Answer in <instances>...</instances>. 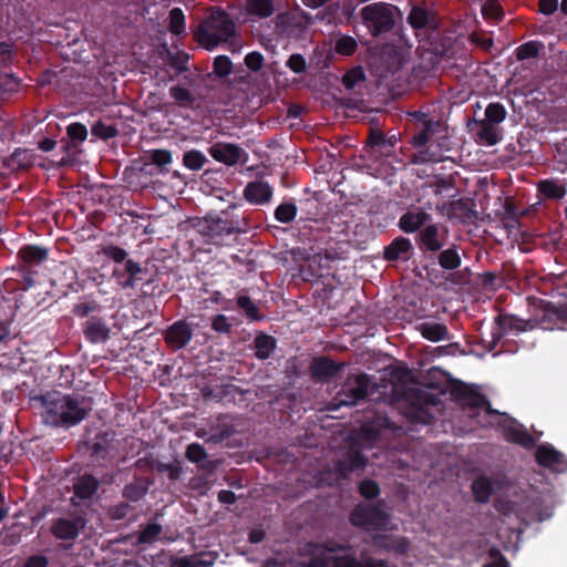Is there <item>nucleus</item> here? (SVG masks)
<instances>
[{
  "label": "nucleus",
  "instance_id": "1",
  "mask_svg": "<svg viewBox=\"0 0 567 567\" xmlns=\"http://www.w3.org/2000/svg\"><path fill=\"white\" fill-rule=\"evenodd\" d=\"M496 327L492 331V340L487 351L492 352L507 332H524L538 327L544 330L567 329V305L556 306L553 302L540 300L533 318L520 319L514 315L501 313L495 318Z\"/></svg>",
  "mask_w": 567,
  "mask_h": 567
},
{
  "label": "nucleus",
  "instance_id": "2",
  "mask_svg": "<svg viewBox=\"0 0 567 567\" xmlns=\"http://www.w3.org/2000/svg\"><path fill=\"white\" fill-rule=\"evenodd\" d=\"M43 420L55 427H72L80 424L91 411L85 398L80 394H63L58 391L40 396Z\"/></svg>",
  "mask_w": 567,
  "mask_h": 567
},
{
  "label": "nucleus",
  "instance_id": "3",
  "mask_svg": "<svg viewBox=\"0 0 567 567\" xmlns=\"http://www.w3.org/2000/svg\"><path fill=\"white\" fill-rule=\"evenodd\" d=\"M357 555L353 545L328 542L317 544L309 559V567H390L384 559L368 555L365 549Z\"/></svg>",
  "mask_w": 567,
  "mask_h": 567
},
{
  "label": "nucleus",
  "instance_id": "4",
  "mask_svg": "<svg viewBox=\"0 0 567 567\" xmlns=\"http://www.w3.org/2000/svg\"><path fill=\"white\" fill-rule=\"evenodd\" d=\"M235 34V23L229 14L223 10H216L198 25L195 37L198 43L212 51L220 42H226Z\"/></svg>",
  "mask_w": 567,
  "mask_h": 567
},
{
  "label": "nucleus",
  "instance_id": "5",
  "mask_svg": "<svg viewBox=\"0 0 567 567\" xmlns=\"http://www.w3.org/2000/svg\"><path fill=\"white\" fill-rule=\"evenodd\" d=\"M395 13L401 17L399 8L388 2H373L360 10L363 25L374 38L393 30L395 27Z\"/></svg>",
  "mask_w": 567,
  "mask_h": 567
},
{
  "label": "nucleus",
  "instance_id": "6",
  "mask_svg": "<svg viewBox=\"0 0 567 567\" xmlns=\"http://www.w3.org/2000/svg\"><path fill=\"white\" fill-rule=\"evenodd\" d=\"M371 378L367 373L349 374L331 402V410L353 406L368 395Z\"/></svg>",
  "mask_w": 567,
  "mask_h": 567
},
{
  "label": "nucleus",
  "instance_id": "7",
  "mask_svg": "<svg viewBox=\"0 0 567 567\" xmlns=\"http://www.w3.org/2000/svg\"><path fill=\"white\" fill-rule=\"evenodd\" d=\"M349 520L355 527L381 530L389 524L390 516L380 505L358 504L351 511Z\"/></svg>",
  "mask_w": 567,
  "mask_h": 567
},
{
  "label": "nucleus",
  "instance_id": "8",
  "mask_svg": "<svg viewBox=\"0 0 567 567\" xmlns=\"http://www.w3.org/2000/svg\"><path fill=\"white\" fill-rule=\"evenodd\" d=\"M402 427L392 422L384 412H372L365 416L359 429V437L372 445L377 443L385 433H395Z\"/></svg>",
  "mask_w": 567,
  "mask_h": 567
},
{
  "label": "nucleus",
  "instance_id": "9",
  "mask_svg": "<svg viewBox=\"0 0 567 567\" xmlns=\"http://www.w3.org/2000/svg\"><path fill=\"white\" fill-rule=\"evenodd\" d=\"M198 234L202 235L207 244L224 245L226 239L239 233L237 223L223 218H205L198 220Z\"/></svg>",
  "mask_w": 567,
  "mask_h": 567
},
{
  "label": "nucleus",
  "instance_id": "10",
  "mask_svg": "<svg viewBox=\"0 0 567 567\" xmlns=\"http://www.w3.org/2000/svg\"><path fill=\"white\" fill-rule=\"evenodd\" d=\"M450 395L453 401L468 410L484 409L488 414H498L497 411L492 409L488 399L483 393L462 381L455 380L451 383Z\"/></svg>",
  "mask_w": 567,
  "mask_h": 567
},
{
  "label": "nucleus",
  "instance_id": "11",
  "mask_svg": "<svg viewBox=\"0 0 567 567\" xmlns=\"http://www.w3.org/2000/svg\"><path fill=\"white\" fill-rule=\"evenodd\" d=\"M409 116L416 131L411 140V144L416 148L424 147L431 137L443 126L442 121L434 120L422 111L410 112Z\"/></svg>",
  "mask_w": 567,
  "mask_h": 567
},
{
  "label": "nucleus",
  "instance_id": "12",
  "mask_svg": "<svg viewBox=\"0 0 567 567\" xmlns=\"http://www.w3.org/2000/svg\"><path fill=\"white\" fill-rule=\"evenodd\" d=\"M447 238V229L441 224L429 223L415 236L419 249L423 254H436L445 245Z\"/></svg>",
  "mask_w": 567,
  "mask_h": 567
},
{
  "label": "nucleus",
  "instance_id": "13",
  "mask_svg": "<svg viewBox=\"0 0 567 567\" xmlns=\"http://www.w3.org/2000/svg\"><path fill=\"white\" fill-rule=\"evenodd\" d=\"M346 367V362H337L328 355H317L310 361V378L316 383H330Z\"/></svg>",
  "mask_w": 567,
  "mask_h": 567
},
{
  "label": "nucleus",
  "instance_id": "14",
  "mask_svg": "<svg viewBox=\"0 0 567 567\" xmlns=\"http://www.w3.org/2000/svg\"><path fill=\"white\" fill-rule=\"evenodd\" d=\"M86 520L82 516L59 517L52 520L50 533L59 540L70 542L71 544L80 536L85 528Z\"/></svg>",
  "mask_w": 567,
  "mask_h": 567
},
{
  "label": "nucleus",
  "instance_id": "15",
  "mask_svg": "<svg viewBox=\"0 0 567 567\" xmlns=\"http://www.w3.org/2000/svg\"><path fill=\"white\" fill-rule=\"evenodd\" d=\"M535 460L539 466L548 468L554 473L561 474L567 472L566 455L549 443H543L537 446Z\"/></svg>",
  "mask_w": 567,
  "mask_h": 567
},
{
  "label": "nucleus",
  "instance_id": "16",
  "mask_svg": "<svg viewBox=\"0 0 567 567\" xmlns=\"http://www.w3.org/2000/svg\"><path fill=\"white\" fill-rule=\"evenodd\" d=\"M209 155L218 163L235 166L240 161L246 162L248 154L237 144L216 142L208 147Z\"/></svg>",
  "mask_w": 567,
  "mask_h": 567
},
{
  "label": "nucleus",
  "instance_id": "17",
  "mask_svg": "<svg viewBox=\"0 0 567 567\" xmlns=\"http://www.w3.org/2000/svg\"><path fill=\"white\" fill-rule=\"evenodd\" d=\"M164 341L173 351L184 349L193 339L194 332L192 324L185 319L172 323L163 333Z\"/></svg>",
  "mask_w": 567,
  "mask_h": 567
},
{
  "label": "nucleus",
  "instance_id": "18",
  "mask_svg": "<svg viewBox=\"0 0 567 567\" xmlns=\"http://www.w3.org/2000/svg\"><path fill=\"white\" fill-rule=\"evenodd\" d=\"M432 219L423 208L409 209L399 218L398 227L405 234L420 233Z\"/></svg>",
  "mask_w": 567,
  "mask_h": 567
},
{
  "label": "nucleus",
  "instance_id": "19",
  "mask_svg": "<svg viewBox=\"0 0 567 567\" xmlns=\"http://www.w3.org/2000/svg\"><path fill=\"white\" fill-rule=\"evenodd\" d=\"M236 417L231 414H219L209 424V441L221 443L236 433Z\"/></svg>",
  "mask_w": 567,
  "mask_h": 567
},
{
  "label": "nucleus",
  "instance_id": "20",
  "mask_svg": "<svg viewBox=\"0 0 567 567\" xmlns=\"http://www.w3.org/2000/svg\"><path fill=\"white\" fill-rule=\"evenodd\" d=\"M442 209L449 218H457L462 223L472 221L477 217L475 203L472 199L460 198L452 200L443 204Z\"/></svg>",
  "mask_w": 567,
  "mask_h": 567
},
{
  "label": "nucleus",
  "instance_id": "21",
  "mask_svg": "<svg viewBox=\"0 0 567 567\" xmlns=\"http://www.w3.org/2000/svg\"><path fill=\"white\" fill-rule=\"evenodd\" d=\"M83 334L90 343H105L110 339L111 329L101 317H90L83 323Z\"/></svg>",
  "mask_w": 567,
  "mask_h": 567
},
{
  "label": "nucleus",
  "instance_id": "22",
  "mask_svg": "<svg viewBox=\"0 0 567 567\" xmlns=\"http://www.w3.org/2000/svg\"><path fill=\"white\" fill-rule=\"evenodd\" d=\"M412 255L413 245L409 238L403 236L395 237L383 250L384 260L390 262L408 261Z\"/></svg>",
  "mask_w": 567,
  "mask_h": 567
},
{
  "label": "nucleus",
  "instance_id": "23",
  "mask_svg": "<svg viewBox=\"0 0 567 567\" xmlns=\"http://www.w3.org/2000/svg\"><path fill=\"white\" fill-rule=\"evenodd\" d=\"M503 434L507 442L520 445L526 450H532L536 446V439L523 424L515 421L504 426Z\"/></svg>",
  "mask_w": 567,
  "mask_h": 567
},
{
  "label": "nucleus",
  "instance_id": "24",
  "mask_svg": "<svg viewBox=\"0 0 567 567\" xmlns=\"http://www.w3.org/2000/svg\"><path fill=\"white\" fill-rule=\"evenodd\" d=\"M537 193L545 200H560L567 194L565 179L545 178L537 183Z\"/></svg>",
  "mask_w": 567,
  "mask_h": 567
},
{
  "label": "nucleus",
  "instance_id": "25",
  "mask_svg": "<svg viewBox=\"0 0 567 567\" xmlns=\"http://www.w3.org/2000/svg\"><path fill=\"white\" fill-rule=\"evenodd\" d=\"M18 258L23 262V269H32L48 260L49 249L38 245H24L19 249Z\"/></svg>",
  "mask_w": 567,
  "mask_h": 567
},
{
  "label": "nucleus",
  "instance_id": "26",
  "mask_svg": "<svg viewBox=\"0 0 567 567\" xmlns=\"http://www.w3.org/2000/svg\"><path fill=\"white\" fill-rule=\"evenodd\" d=\"M245 199L254 205L267 204L272 197L271 186L262 181L250 182L244 189Z\"/></svg>",
  "mask_w": 567,
  "mask_h": 567
},
{
  "label": "nucleus",
  "instance_id": "27",
  "mask_svg": "<svg viewBox=\"0 0 567 567\" xmlns=\"http://www.w3.org/2000/svg\"><path fill=\"white\" fill-rule=\"evenodd\" d=\"M115 450L113 439L109 433L96 435L95 441L91 444V456L100 463L111 462L114 458L112 452Z\"/></svg>",
  "mask_w": 567,
  "mask_h": 567
},
{
  "label": "nucleus",
  "instance_id": "28",
  "mask_svg": "<svg viewBox=\"0 0 567 567\" xmlns=\"http://www.w3.org/2000/svg\"><path fill=\"white\" fill-rule=\"evenodd\" d=\"M373 544L380 549L396 555H405L410 549V542L406 537H395L392 535L378 534L373 537Z\"/></svg>",
  "mask_w": 567,
  "mask_h": 567
},
{
  "label": "nucleus",
  "instance_id": "29",
  "mask_svg": "<svg viewBox=\"0 0 567 567\" xmlns=\"http://www.w3.org/2000/svg\"><path fill=\"white\" fill-rule=\"evenodd\" d=\"M244 393L245 392L240 388L234 384L216 386L206 385L202 389V395L205 400H212L216 402L233 401L237 394L243 395Z\"/></svg>",
  "mask_w": 567,
  "mask_h": 567
},
{
  "label": "nucleus",
  "instance_id": "30",
  "mask_svg": "<svg viewBox=\"0 0 567 567\" xmlns=\"http://www.w3.org/2000/svg\"><path fill=\"white\" fill-rule=\"evenodd\" d=\"M100 487V481L92 474H83L73 483V495L81 501L91 499Z\"/></svg>",
  "mask_w": 567,
  "mask_h": 567
},
{
  "label": "nucleus",
  "instance_id": "31",
  "mask_svg": "<svg viewBox=\"0 0 567 567\" xmlns=\"http://www.w3.org/2000/svg\"><path fill=\"white\" fill-rule=\"evenodd\" d=\"M408 396H412V412L411 417L415 422L427 423V419L430 417L429 412L424 409V404L429 402V395L426 392L422 390H413L411 393H408Z\"/></svg>",
  "mask_w": 567,
  "mask_h": 567
},
{
  "label": "nucleus",
  "instance_id": "32",
  "mask_svg": "<svg viewBox=\"0 0 567 567\" xmlns=\"http://www.w3.org/2000/svg\"><path fill=\"white\" fill-rule=\"evenodd\" d=\"M417 330L424 339L431 342L449 339V329L444 323L426 321L420 323Z\"/></svg>",
  "mask_w": 567,
  "mask_h": 567
},
{
  "label": "nucleus",
  "instance_id": "33",
  "mask_svg": "<svg viewBox=\"0 0 567 567\" xmlns=\"http://www.w3.org/2000/svg\"><path fill=\"white\" fill-rule=\"evenodd\" d=\"M367 457L359 451H350L344 460L337 463V472L340 476L344 477L348 473L367 465Z\"/></svg>",
  "mask_w": 567,
  "mask_h": 567
},
{
  "label": "nucleus",
  "instance_id": "34",
  "mask_svg": "<svg viewBox=\"0 0 567 567\" xmlns=\"http://www.w3.org/2000/svg\"><path fill=\"white\" fill-rule=\"evenodd\" d=\"M255 357L258 360H267L271 357L277 347V341L272 336L260 332L254 340Z\"/></svg>",
  "mask_w": 567,
  "mask_h": 567
},
{
  "label": "nucleus",
  "instance_id": "35",
  "mask_svg": "<svg viewBox=\"0 0 567 567\" xmlns=\"http://www.w3.org/2000/svg\"><path fill=\"white\" fill-rule=\"evenodd\" d=\"M3 164L11 171L25 169L33 165V154L29 150L17 148Z\"/></svg>",
  "mask_w": 567,
  "mask_h": 567
},
{
  "label": "nucleus",
  "instance_id": "36",
  "mask_svg": "<svg viewBox=\"0 0 567 567\" xmlns=\"http://www.w3.org/2000/svg\"><path fill=\"white\" fill-rule=\"evenodd\" d=\"M478 127L476 131L477 141L486 146H493L497 144L501 140L498 128L496 125L492 123H487L485 121L478 122Z\"/></svg>",
  "mask_w": 567,
  "mask_h": 567
},
{
  "label": "nucleus",
  "instance_id": "37",
  "mask_svg": "<svg viewBox=\"0 0 567 567\" xmlns=\"http://www.w3.org/2000/svg\"><path fill=\"white\" fill-rule=\"evenodd\" d=\"M437 254V262L444 270H455L462 264V258L456 246L446 249L442 248Z\"/></svg>",
  "mask_w": 567,
  "mask_h": 567
},
{
  "label": "nucleus",
  "instance_id": "38",
  "mask_svg": "<svg viewBox=\"0 0 567 567\" xmlns=\"http://www.w3.org/2000/svg\"><path fill=\"white\" fill-rule=\"evenodd\" d=\"M525 215V212H518L514 200L506 198L504 204V214L502 221L504 227L508 230L518 229L520 226L519 218Z\"/></svg>",
  "mask_w": 567,
  "mask_h": 567
},
{
  "label": "nucleus",
  "instance_id": "39",
  "mask_svg": "<svg viewBox=\"0 0 567 567\" xmlns=\"http://www.w3.org/2000/svg\"><path fill=\"white\" fill-rule=\"evenodd\" d=\"M169 96L174 100L175 104L182 109H193L196 103L195 95L182 85H173L168 90Z\"/></svg>",
  "mask_w": 567,
  "mask_h": 567
},
{
  "label": "nucleus",
  "instance_id": "40",
  "mask_svg": "<svg viewBox=\"0 0 567 567\" xmlns=\"http://www.w3.org/2000/svg\"><path fill=\"white\" fill-rule=\"evenodd\" d=\"M472 492L476 502L485 504L493 494V484L486 476H480L472 483Z\"/></svg>",
  "mask_w": 567,
  "mask_h": 567
},
{
  "label": "nucleus",
  "instance_id": "41",
  "mask_svg": "<svg viewBox=\"0 0 567 567\" xmlns=\"http://www.w3.org/2000/svg\"><path fill=\"white\" fill-rule=\"evenodd\" d=\"M122 265L123 268L120 269L127 275V278L123 280V289H133L136 286V281L141 280L140 275L144 274L145 270L138 262L130 258Z\"/></svg>",
  "mask_w": 567,
  "mask_h": 567
},
{
  "label": "nucleus",
  "instance_id": "42",
  "mask_svg": "<svg viewBox=\"0 0 567 567\" xmlns=\"http://www.w3.org/2000/svg\"><path fill=\"white\" fill-rule=\"evenodd\" d=\"M545 45L540 41L530 40L515 49V56L518 61H525L537 58L544 50Z\"/></svg>",
  "mask_w": 567,
  "mask_h": 567
},
{
  "label": "nucleus",
  "instance_id": "43",
  "mask_svg": "<svg viewBox=\"0 0 567 567\" xmlns=\"http://www.w3.org/2000/svg\"><path fill=\"white\" fill-rule=\"evenodd\" d=\"M237 307L245 313L247 319L250 321H261L264 315H261L258 306L247 295H239L236 299Z\"/></svg>",
  "mask_w": 567,
  "mask_h": 567
},
{
  "label": "nucleus",
  "instance_id": "44",
  "mask_svg": "<svg viewBox=\"0 0 567 567\" xmlns=\"http://www.w3.org/2000/svg\"><path fill=\"white\" fill-rule=\"evenodd\" d=\"M406 20L414 30H421L430 25V13L422 7L413 6Z\"/></svg>",
  "mask_w": 567,
  "mask_h": 567
},
{
  "label": "nucleus",
  "instance_id": "45",
  "mask_svg": "<svg viewBox=\"0 0 567 567\" xmlns=\"http://www.w3.org/2000/svg\"><path fill=\"white\" fill-rule=\"evenodd\" d=\"M21 80L14 73H6L0 81V103L19 91Z\"/></svg>",
  "mask_w": 567,
  "mask_h": 567
},
{
  "label": "nucleus",
  "instance_id": "46",
  "mask_svg": "<svg viewBox=\"0 0 567 567\" xmlns=\"http://www.w3.org/2000/svg\"><path fill=\"white\" fill-rule=\"evenodd\" d=\"M247 11L258 18H268L274 13L275 8L271 0H247Z\"/></svg>",
  "mask_w": 567,
  "mask_h": 567
},
{
  "label": "nucleus",
  "instance_id": "47",
  "mask_svg": "<svg viewBox=\"0 0 567 567\" xmlns=\"http://www.w3.org/2000/svg\"><path fill=\"white\" fill-rule=\"evenodd\" d=\"M206 163L207 157L198 150H189L183 154V165L190 171H200Z\"/></svg>",
  "mask_w": 567,
  "mask_h": 567
},
{
  "label": "nucleus",
  "instance_id": "48",
  "mask_svg": "<svg viewBox=\"0 0 567 567\" xmlns=\"http://www.w3.org/2000/svg\"><path fill=\"white\" fill-rule=\"evenodd\" d=\"M168 30L174 35H183L186 33L185 14L178 7H175L169 11Z\"/></svg>",
  "mask_w": 567,
  "mask_h": 567
},
{
  "label": "nucleus",
  "instance_id": "49",
  "mask_svg": "<svg viewBox=\"0 0 567 567\" xmlns=\"http://www.w3.org/2000/svg\"><path fill=\"white\" fill-rule=\"evenodd\" d=\"M91 133L93 136L106 141L117 136L118 128L115 124H107L104 121L99 120L92 124Z\"/></svg>",
  "mask_w": 567,
  "mask_h": 567
},
{
  "label": "nucleus",
  "instance_id": "50",
  "mask_svg": "<svg viewBox=\"0 0 567 567\" xmlns=\"http://www.w3.org/2000/svg\"><path fill=\"white\" fill-rule=\"evenodd\" d=\"M506 109L499 102L489 103L485 109V122L498 125L506 117Z\"/></svg>",
  "mask_w": 567,
  "mask_h": 567
},
{
  "label": "nucleus",
  "instance_id": "51",
  "mask_svg": "<svg viewBox=\"0 0 567 567\" xmlns=\"http://www.w3.org/2000/svg\"><path fill=\"white\" fill-rule=\"evenodd\" d=\"M297 213V206L293 203L287 202L277 206L274 215L279 223L289 224L296 218Z\"/></svg>",
  "mask_w": 567,
  "mask_h": 567
},
{
  "label": "nucleus",
  "instance_id": "52",
  "mask_svg": "<svg viewBox=\"0 0 567 567\" xmlns=\"http://www.w3.org/2000/svg\"><path fill=\"white\" fill-rule=\"evenodd\" d=\"M365 81V73L362 66H354L342 76V84L347 90H353L359 83Z\"/></svg>",
  "mask_w": 567,
  "mask_h": 567
},
{
  "label": "nucleus",
  "instance_id": "53",
  "mask_svg": "<svg viewBox=\"0 0 567 567\" xmlns=\"http://www.w3.org/2000/svg\"><path fill=\"white\" fill-rule=\"evenodd\" d=\"M358 49L357 40L351 35H341L334 44L336 53L343 56H351Z\"/></svg>",
  "mask_w": 567,
  "mask_h": 567
},
{
  "label": "nucleus",
  "instance_id": "54",
  "mask_svg": "<svg viewBox=\"0 0 567 567\" xmlns=\"http://www.w3.org/2000/svg\"><path fill=\"white\" fill-rule=\"evenodd\" d=\"M162 526L157 523L146 524L138 533L137 542L140 544H152L159 537Z\"/></svg>",
  "mask_w": 567,
  "mask_h": 567
},
{
  "label": "nucleus",
  "instance_id": "55",
  "mask_svg": "<svg viewBox=\"0 0 567 567\" xmlns=\"http://www.w3.org/2000/svg\"><path fill=\"white\" fill-rule=\"evenodd\" d=\"M482 14L485 19L502 21L505 13L497 0H487L482 7Z\"/></svg>",
  "mask_w": 567,
  "mask_h": 567
},
{
  "label": "nucleus",
  "instance_id": "56",
  "mask_svg": "<svg viewBox=\"0 0 567 567\" xmlns=\"http://www.w3.org/2000/svg\"><path fill=\"white\" fill-rule=\"evenodd\" d=\"M102 254L104 257L111 259L113 262L122 265L124 261H126L128 258L127 251L116 245H106L102 248Z\"/></svg>",
  "mask_w": 567,
  "mask_h": 567
},
{
  "label": "nucleus",
  "instance_id": "57",
  "mask_svg": "<svg viewBox=\"0 0 567 567\" xmlns=\"http://www.w3.org/2000/svg\"><path fill=\"white\" fill-rule=\"evenodd\" d=\"M147 493V487L140 483L126 484L123 488V497L130 502H138Z\"/></svg>",
  "mask_w": 567,
  "mask_h": 567
},
{
  "label": "nucleus",
  "instance_id": "58",
  "mask_svg": "<svg viewBox=\"0 0 567 567\" xmlns=\"http://www.w3.org/2000/svg\"><path fill=\"white\" fill-rule=\"evenodd\" d=\"M213 71L218 78L228 76L233 72V62L229 56H216L213 63Z\"/></svg>",
  "mask_w": 567,
  "mask_h": 567
},
{
  "label": "nucleus",
  "instance_id": "59",
  "mask_svg": "<svg viewBox=\"0 0 567 567\" xmlns=\"http://www.w3.org/2000/svg\"><path fill=\"white\" fill-rule=\"evenodd\" d=\"M358 489L360 495L365 499L377 498L380 494L379 484L370 478H365L360 482Z\"/></svg>",
  "mask_w": 567,
  "mask_h": 567
},
{
  "label": "nucleus",
  "instance_id": "60",
  "mask_svg": "<svg viewBox=\"0 0 567 567\" xmlns=\"http://www.w3.org/2000/svg\"><path fill=\"white\" fill-rule=\"evenodd\" d=\"M186 458L195 464H198L207 458L206 450L199 443H190L185 453Z\"/></svg>",
  "mask_w": 567,
  "mask_h": 567
},
{
  "label": "nucleus",
  "instance_id": "61",
  "mask_svg": "<svg viewBox=\"0 0 567 567\" xmlns=\"http://www.w3.org/2000/svg\"><path fill=\"white\" fill-rule=\"evenodd\" d=\"M13 44L8 41H0V69L11 66L13 64Z\"/></svg>",
  "mask_w": 567,
  "mask_h": 567
},
{
  "label": "nucleus",
  "instance_id": "62",
  "mask_svg": "<svg viewBox=\"0 0 567 567\" xmlns=\"http://www.w3.org/2000/svg\"><path fill=\"white\" fill-rule=\"evenodd\" d=\"M188 60L189 55L186 52H168V63L173 69L177 70L178 72L187 70Z\"/></svg>",
  "mask_w": 567,
  "mask_h": 567
},
{
  "label": "nucleus",
  "instance_id": "63",
  "mask_svg": "<svg viewBox=\"0 0 567 567\" xmlns=\"http://www.w3.org/2000/svg\"><path fill=\"white\" fill-rule=\"evenodd\" d=\"M286 66L293 73L300 74L306 71L307 62L302 54L293 53L288 58Z\"/></svg>",
  "mask_w": 567,
  "mask_h": 567
},
{
  "label": "nucleus",
  "instance_id": "64",
  "mask_svg": "<svg viewBox=\"0 0 567 567\" xmlns=\"http://www.w3.org/2000/svg\"><path fill=\"white\" fill-rule=\"evenodd\" d=\"M491 561L484 564L482 567H509V563L506 557L497 548H491L488 550Z\"/></svg>",
  "mask_w": 567,
  "mask_h": 567
}]
</instances>
